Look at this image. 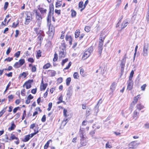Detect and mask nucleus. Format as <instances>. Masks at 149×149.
I'll list each match as a JSON object with an SVG mask.
<instances>
[{
  "label": "nucleus",
  "mask_w": 149,
  "mask_h": 149,
  "mask_svg": "<svg viewBox=\"0 0 149 149\" xmlns=\"http://www.w3.org/2000/svg\"><path fill=\"white\" fill-rule=\"evenodd\" d=\"M129 21L128 19H126L124 20L121 25V29H123L125 28L126 26H127L128 24L129 23Z\"/></svg>",
  "instance_id": "0eeeda50"
},
{
  "label": "nucleus",
  "mask_w": 149,
  "mask_h": 149,
  "mask_svg": "<svg viewBox=\"0 0 149 149\" xmlns=\"http://www.w3.org/2000/svg\"><path fill=\"white\" fill-rule=\"evenodd\" d=\"M71 16L72 17H75L76 15V12L74 10H71Z\"/></svg>",
  "instance_id": "4c0bfd02"
},
{
  "label": "nucleus",
  "mask_w": 149,
  "mask_h": 149,
  "mask_svg": "<svg viewBox=\"0 0 149 149\" xmlns=\"http://www.w3.org/2000/svg\"><path fill=\"white\" fill-rule=\"evenodd\" d=\"M14 139H17V138L13 134H11L10 139V140H13Z\"/></svg>",
  "instance_id": "72a5a7b5"
},
{
  "label": "nucleus",
  "mask_w": 149,
  "mask_h": 149,
  "mask_svg": "<svg viewBox=\"0 0 149 149\" xmlns=\"http://www.w3.org/2000/svg\"><path fill=\"white\" fill-rule=\"evenodd\" d=\"M34 131L35 132L34 133H33L31 134H30L29 135L30 136V138L32 137L34 135H35V134H37L38 132V131H36L35 130H34Z\"/></svg>",
  "instance_id": "37998d69"
},
{
  "label": "nucleus",
  "mask_w": 149,
  "mask_h": 149,
  "mask_svg": "<svg viewBox=\"0 0 149 149\" xmlns=\"http://www.w3.org/2000/svg\"><path fill=\"white\" fill-rule=\"evenodd\" d=\"M84 70L83 69L81 68L80 69V74H81V76H82L84 77L85 75V74L84 73Z\"/></svg>",
  "instance_id": "ea45409f"
},
{
  "label": "nucleus",
  "mask_w": 149,
  "mask_h": 149,
  "mask_svg": "<svg viewBox=\"0 0 149 149\" xmlns=\"http://www.w3.org/2000/svg\"><path fill=\"white\" fill-rule=\"evenodd\" d=\"M30 136L29 135L25 136L23 141L24 142L27 141L30 139Z\"/></svg>",
  "instance_id": "7c9ffc66"
},
{
  "label": "nucleus",
  "mask_w": 149,
  "mask_h": 149,
  "mask_svg": "<svg viewBox=\"0 0 149 149\" xmlns=\"http://www.w3.org/2000/svg\"><path fill=\"white\" fill-rule=\"evenodd\" d=\"M58 100H59L57 102V104H59L61 102H63V96L62 95H61L58 98Z\"/></svg>",
  "instance_id": "c9c22d12"
},
{
  "label": "nucleus",
  "mask_w": 149,
  "mask_h": 149,
  "mask_svg": "<svg viewBox=\"0 0 149 149\" xmlns=\"http://www.w3.org/2000/svg\"><path fill=\"white\" fill-rule=\"evenodd\" d=\"M58 59V54L57 53H55L54 54V57L53 59L54 61L55 62L57 61Z\"/></svg>",
  "instance_id": "58836bf2"
},
{
  "label": "nucleus",
  "mask_w": 149,
  "mask_h": 149,
  "mask_svg": "<svg viewBox=\"0 0 149 149\" xmlns=\"http://www.w3.org/2000/svg\"><path fill=\"white\" fill-rule=\"evenodd\" d=\"M71 81V78L70 77L68 78L66 80V84L67 86H69L70 84Z\"/></svg>",
  "instance_id": "cd10ccee"
},
{
  "label": "nucleus",
  "mask_w": 149,
  "mask_h": 149,
  "mask_svg": "<svg viewBox=\"0 0 149 149\" xmlns=\"http://www.w3.org/2000/svg\"><path fill=\"white\" fill-rule=\"evenodd\" d=\"M56 72L54 70H51L50 72V75L52 77L54 76L56 74Z\"/></svg>",
  "instance_id": "a18cd8bd"
},
{
  "label": "nucleus",
  "mask_w": 149,
  "mask_h": 149,
  "mask_svg": "<svg viewBox=\"0 0 149 149\" xmlns=\"http://www.w3.org/2000/svg\"><path fill=\"white\" fill-rule=\"evenodd\" d=\"M128 85L127 86V89L130 90L132 88L133 82L132 80H128L127 81Z\"/></svg>",
  "instance_id": "6e6552de"
},
{
  "label": "nucleus",
  "mask_w": 149,
  "mask_h": 149,
  "mask_svg": "<svg viewBox=\"0 0 149 149\" xmlns=\"http://www.w3.org/2000/svg\"><path fill=\"white\" fill-rule=\"evenodd\" d=\"M13 60V58H10V57H8L7 58H6L5 60L4 61H7L8 62H10L11 61H12Z\"/></svg>",
  "instance_id": "13d9d810"
},
{
  "label": "nucleus",
  "mask_w": 149,
  "mask_h": 149,
  "mask_svg": "<svg viewBox=\"0 0 149 149\" xmlns=\"http://www.w3.org/2000/svg\"><path fill=\"white\" fill-rule=\"evenodd\" d=\"M140 96V95H139L134 98V100L132 102L131 104V105H133L132 107H133V106H134L135 105V104H136V103H137L138 99L139 98Z\"/></svg>",
  "instance_id": "9b49d317"
},
{
  "label": "nucleus",
  "mask_w": 149,
  "mask_h": 149,
  "mask_svg": "<svg viewBox=\"0 0 149 149\" xmlns=\"http://www.w3.org/2000/svg\"><path fill=\"white\" fill-rule=\"evenodd\" d=\"M146 20L148 22H149V10L148 11L147 13V16L146 17Z\"/></svg>",
  "instance_id": "774afa93"
},
{
  "label": "nucleus",
  "mask_w": 149,
  "mask_h": 149,
  "mask_svg": "<svg viewBox=\"0 0 149 149\" xmlns=\"http://www.w3.org/2000/svg\"><path fill=\"white\" fill-rule=\"evenodd\" d=\"M47 83H46L45 84H43L42 85V88L43 90H45L47 86Z\"/></svg>",
  "instance_id": "4d7b16f0"
},
{
  "label": "nucleus",
  "mask_w": 149,
  "mask_h": 149,
  "mask_svg": "<svg viewBox=\"0 0 149 149\" xmlns=\"http://www.w3.org/2000/svg\"><path fill=\"white\" fill-rule=\"evenodd\" d=\"M52 107V102H50L48 104V107L47 109L48 111H49L51 110V109Z\"/></svg>",
  "instance_id": "49530a36"
},
{
  "label": "nucleus",
  "mask_w": 149,
  "mask_h": 149,
  "mask_svg": "<svg viewBox=\"0 0 149 149\" xmlns=\"http://www.w3.org/2000/svg\"><path fill=\"white\" fill-rule=\"evenodd\" d=\"M33 12L36 13V17L41 16L40 13L38 12L37 10H33Z\"/></svg>",
  "instance_id": "de8ad7c7"
},
{
  "label": "nucleus",
  "mask_w": 149,
  "mask_h": 149,
  "mask_svg": "<svg viewBox=\"0 0 149 149\" xmlns=\"http://www.w3.org/2000/svg\"><path fill=\"white\" fill-rule=\"evenodd\" d=\"M21 66L19 63L18 62H16L13 65V66L15 68H18L20 67Z\"/></svg>",
  "instance_id": "e433bc0d"
},
{
  "label": "nucleus",
  "mask_w": 149,
  "mask_h": 149,
  "mask_svg": "<svg viewBox=\"0 0 149 149\" xmlns=\"http://www.w3.org/2000/svg\"><path fill=\"white\" fill-rule=\"evenodd\" d=\"M38 9L41 14L45 13H46L47 11V10L46 9L40 7V6H39L38 7Z\"/></svg>",
  "instance_id": "f3484780"
},
{
  "label": "nucleus",
  "mask_w": 149,
  "mask_h": 149,
  "mask_svg": "<svg viewBox=\"0 0 149 149\" xmlns=\"http://www.w3.org/2000/svg\"><path fill=\"white\" fill-rule=\"evenodd\" d=\"M50 142H52V140L51 139L48 140L47 141L44 146V148L45 149H47L48 148Z\"/></svg>",
  "instance_id": "b1692460"
},
{
  "label": "nucleus",
  "mask_w": 149,
  "mask_h": 149,
  "mask_svg": "<svg viewBox=\"0 0 149 149\" xmlns=\"http://www.w3.org/2000/svg\"><path fill=\"white\" fill-rule=\"evenodd\" d=\"M107 70V67L106 66H104L102 68V70L101 71V73L102 74L106 72Z\"/></svg>",
  "instance_id": "a878e982"
},
{
  "label": "nucleus",
  "mask_w": 149,
  "mask_h": 149,
  "mask_svg": "<svg viewBox=\"0 0 149 149\" xmlns=\"http://www.w3.org/2000/svg\"><path fill=\"white\" fill-rule=\"evenodd\" d=\"M68 61V58H66L64 60H63V61H62V65L63 66L64 64L67 62Z\"/></svg>",
  "instance_id": "bf43d9fd"
},
{
  "label": "nucleus",
  "mask_w": 149,
  "mask_h": 149,
  "mask_svg": "<svg viewBox=\"0 0 149 149\" xmlns=\"http://www.w3.org/2000/svg\"><path fill=\"white\" fill-rule=\"evenodd\" d=\"M80 147H82L86 146L88 143V141L87 139L85 137L80 138Z\"/></svg>",
  "instance_id": "7ed1b4c3"
},
{
  "label": "nucleus",
  "mask_w": 149,
  "mask_h": 149,
  "mask_svg": "<svg viewBox=\"0 0 149 149\" xmlns=\"http://www.w3.org/2000/svg\"><path fill=\"white\" fill-rule=\"evenodd\" d=\"M93 51V49L92 47H91L88 48L84 53L82 57V58L83 60L87 58L90 56Z\"/></svg>",
  "instance_id": "f03ea898"
},
{
  "label": "nucleus",
  "mask_w": 149,
  "mask_h": 149,
  "mask_svg": "<svg viewBox=\"0 0 149 149\" xmlns=\"http://www.w3.org/2000/svg\"><path fill=\"white\" fill-rule=\"evenodd\" d=\"M32 81V80H30L25 83V84L26 86V89H29L31 87V83Z\"/></svg>",
  "instance_id": "4468645a"
},
{
  "label": "nucleus",
  "mask_w": 149,
  "mask_h": 149,
  "mask_svg": "<svg viewBox=\"0 0 149 149\" xmlns=\"http://www.w3.org/2000/svg\"><path fill=\"white\" fill-rule=\"evenodd\" d=\"M15 127V125L14 123H13L12 124L11 127L8 128V130L9 131L13 130H14Z\"/></svg>",
  "instance_id": "393cba45"
},
{
  "label": "nucleus",
  "mask_w": 149,
  "mask_h": 149,
  "mask_svg": "<svg viewBox=\"0 0 149 149\" xmlns=\"http://www.w3.org/2000/svg\"><path fill=\"white\" fill-rule=\"evenodd\" d=\"M139 116V112H138L136 110H135L134 113L133 117L134 118L137 119Z\"/></svg>",
  "instance_id": "6ab92c4d"
},
{
  "label": "nucleus",
  "mask_w": 149,
  "mask_h": 149,
  "mask_svg": "<svg viewBox=\"0 0 149 149\" xmlns=\"http://www.w3.org/2000/svg\"><path fill=\"white\" fill-rule=\"evenodd\" d=\"M36 22L38 23V27H40L42 19V17L41 16L36 17Z\"/></svg>",
  "instance_id": "9d476101"
},
{
  "label": "nucleus",
  "mask_w": 149,
  "mask_h": 149,
  "mask_svg": "<svg viewBox=\"0 0 149 149\" xmlns=\"http://www.w3.org/2000/svg\"><path fill=\"white\" fill-rule=\"evenodd\" d=\"M105 36L106 35H105L104 32V31H102L100 36L99 41L100 42H103L105 37Z\"/></svg>",
  "instance_id": "1a4fd4ad"
},
{
  "label": "nucleus",
  "mask_w": 149,
  "mask_h": 149,
  "mask_svg": "<svg viewBox=\"0 0 149 149\" xmlns=\"http://www.w3.org/2000/svg\"><path fill=\"white\" fill-rule=\"evenodd\" d=\"M83 2L82 1H80L79 3V7L82 8L84 7Z\"/></svg>",
  "instance_id": "8fccbe9b"
},
{
  "label": "nucleus",
  "mask_w": 149,
  "mask_h": 149,
  "mask_svg": "<svg viewBox=\"0 0 149 149\" xmlns=\"http://www.w3.org/2000/svg\"><path fill=\"white\" fill-rule=\"evenodd\" d=\"M50 66V64L49 63H47L43 66V68L44 69H46L48 68Z\"/></svg>",
  "instance_id": "f704fd0d"
},
{
  "label": "nucleus",
  "mask_w": 149,
  "mask_h": 149,
  "mask_svg": "<svg viewBox=\"0 0 149 149\" xmlns=\"http://www.w3.org/2000/svg\"><path fill=\"white\" fill-rule=\"evenodd\" d=\"M62 0H58L56 4V7L57 8H59L62 5L61 2Z\"/></svg>",
  "instance_id": "aec40b11"
},
{
  "label": "nucleus",
  "mask_w": 149,
  "mask_h": 149,
  "mask_svg": "<svg viewBox=\"0 0 149 149\" xmlns=\"http://www.w3.org/2000/svg\"><path fill=\"white\" fill-rule=\"evenodd\" d=\"M7 21V19L6 18L4 20V22H1V24L5 25V26H6L7 25V24L6 23V22Z\"/></svg>",
  "instance_id": "052dcab7"
},
{
  "label": "nucleus",
  "mask_w": 149,
  "mask_h": 149,
  "mask_svg": "<svg viewBox=\"0 0 149 149\" xmlns=\"http://www.w3.org/2000/svg\"><path fill=\"white\" fill-rule=\"evenodd\" d=\"M146 86V84H144L141 87V90L142 91H144L145 90V88Z\"/></svg>",
  "instance_id": "0e129e2a"
},
{
  "label": "nucleus",
  "mask_w": 149,
  "mask_h": 149,
  "mask_svg": "<svg viewBox=\"0 0 149 149\" xmlns=\"http://www.w3.org/2000/svg\"><path fill=\"white\" fill-rule=\"evenodd\" d=\"M103 42L99 41L98 46V52L99 54H101L102 51L103 49Z\"/></svg>",
  "instance_id": "423d86ee"
},
{
  "label": "nucleus",
  "mask_w": 149,
  "mask_h": 149,
  "mask_svg": "<svg viewBox=\"0 0 149 149\" xmlns=\"http://www.w3.org/2000/svg\"><path fill=\"white\" fill-rule=\"evenodd\" d=\"M72 64V62L70 61V62L68 63V65L64 69V70H65L68 69L70 67Z\"/></svg>",
  "instance_id": "603ef678"
},
{
  "label": "nucleus",
  "mask_w": 149,
  "mask_h": 149,
  "mask_svg": "<svg viewBox=\"0 0 149 149\" xmlns=\"http://www.w3.org/2000/svg\"><path fill=\"white\" fill-rule=\"evenodd\" d=\"M80 31L79 30H77L75 32V37L76 38H78L80 35Z\"/></svg>",
  "instance_id": "c85d7f7f"
},
{
  "label": "nucleus",
  "mask_w": 149,
  "mask_h": 149,
  "mask_svg": "<svg viewBox=\"0 0 149 149\" xmlns=\"http://www.w3.org/2000/svg\"><path fill=\"white\" fill-rule=\"evenodd\" d=\"M65 39L66 41H68L70 45H71L72 43V37L70 35H66Z\"/></svg>",
  "instance_id": "f8f14e48"
},
{
  "label": "nucleus",
  "mask_w": 149,
  "mask_h": 149,
  "mask_svg": "<svg viewBox=\"0 0 149 149\" xmlns=\"http://www.w3.org/2000/svg\"><path fill=\"white\" fill-rule=\"evenodd\" d=\"M136 107L137 109H138L139 110H140L144 108V106L141 104H139L136 105Z\"/></svg>",
  "instance_id": "4be33fe9"
},
{
  "label": "nucleus",
  "mask_w": 149,
  "mask_h": 149,
  "mask_svg": "<svg viewBox=\"0 0 149 149\" xmlns=\"http://www.w3.org/2000/svg\"><path fill=\"white\" fill-rule=\"evenodd\" d=\"M34 31L38 35L39 34H40L42 33V32H43V31H42L40 30H39L38 28H34Z\"/></svg>",
  "instance_id": "2eb2a0df"
},
{
  "label": "nucleus",
  "mask_w": 149,
  "mask_h": 149,
  "mask_svg": "<svg viewBox=\"0 0 149 149\" xmlns=\"http://www.w3.org/2000/svg\"><path fill=\"white\" fill-rule=\"evenodd\" d=\"M84 132L83 129L80 128L79 132V135L80 138L85 137L84 135Z\"/></svg>",
  "instance_id": "ddd939ff"
},
{
  "label": "nucleus",
  "mask_w": 149,
  "mask_h": 149,
  "mask_svg": "<svg viewBox=\"0 0 149 149\" xmlns=\"http://www.w3.org/2000/svg\"><path fill=\"white\" fill-rule=\"evenodd\" d=\"M79 76L78 73L75 72L73 74V77L74 79H78Z\"/></svg>",
  "instance_id": "2f4dec72"
},
{
  "label": "nucleus",
  "mask_w": 149,
  "mask_h": 149,
  "mask_svg": "<svg viewBox=\"0 0 149 149\" xmlns=\"http://www.w3.org/2000/svg\"><path fill=\"white\" fill-rule=\"evenodd\" d=\"M90 27L88 26H86L85 28V30L87 32H89L90 30Z\"/></svg>",
  "instance_id": "c03bdc74"
},
{
  "label": "nucleus",
  "mask_w": 149,
  "mask_h": 149,
  "mask_svg": "<svg viewBox=\"0 0 149 149\" xmlns=\"http://www.w3.org/2000/svg\"><path fill=\"white\" fill-rule=\"evenodd\" d=\"M126 59V54H125L121 61V63L120 64V66H121V71H123L124 70Z\"/></svg>",
  "instance_id": "20e7f679"
},
{
  "label": "nucleus",
  "mask_w": 149,
  "mask_h": 149,
  "mask_svg": "<svg viewBox=\"0 0 149 149\" xmlns=\"http://www.w3.org/2000/svg\"><path fill=\"white\" fill-rule=\"evenodd\" d=\"M19 24V21L18 20L16 22H14L13 23L12 27L14 28H15L16 27H17V25H18Z\"/></svg>",
  "instance_id": "bb28decb"
},
{
  "label": "nucleus",
  "mask_w": 149,
  "mask_h": 149,
  "mask_svg": "<svg viewBox=\"0 0 149 149\" xmlns=\"http://www.w3.org/2000/svg\"><path fill=\"white\" fill-rule=\"evenodd\" d=\"M19 63L21 66L24 63V59H20L19 60Z\"/></svg>",
  "instance_id": "a19ab883"
},
{
  "label": "nucleus",
  "mask_w": 149,
  "mask_h": 149,
  "mask_svg": "<svg viewBox=\"0 0 149 149\" xmlns=\"http://www.w3.org/2000/svg\"><path fill=\"white\" fill-rule=\"evenodd\" d=\"M7 108V107H5L0 112V115L1 116L5 113Z\"/></svg>",
  "instance_id": "c756f323"
},
{
  "label": "nucleus",
  "mask_w": 149,
  "mask_h": 149,
  "mask_svg": "<svg viewBox=\"0 0 149 149\" xmlns=\"http://www.w3.org/2000/svg\"><path fill=\"white\" fill-rule=\"evenodd\" d=\"M41 52L40 50H39L37 53V55L36 57L37 58H39L41 56Z\"/></svg>",
  "instance_id": "79ce46f5"
},
{
  "label": "nucleus",
  "mask_w": 149,
  "mask_h": 149,
  "mask_svg": "<svg viewBox=\"0 0 149 149\" xmlns=\"http://www.w3.org/2000/svg\"><path fill=\"white\" fill-rule=\"evenodd\" d=\"M136 143L134 142H132L129 144V147L130 148H134L136 147Z\"/></svg>",
  "instance_id": "5701e85b"
},
{
  "label": "nucleus",
  "mask_w": 149,
  "mask_h": 149,
  "mask_svg": "<svg viewBox=\"0 0 149 149\" xmlns=\"http://www.w3.org/2000/svg\"><path fill=\"white\" fill-rule=\"evenodd\" d=\"M106 148H111L112 147L111 146L110 144V143L108 142L106 144Z\"/></svg>",
  "instance_id": "864d4df0"
},
{
  "label": "nucleus",
  "mask_w": 149,
  "mask_h": 149,
  "mask_svg": "<svg viewBox=\"0 0 149 149\" xmlns=\"http://www.w3.org/2000/svg\"><path fill=\"white\" fill-rule=\"evenodd\" d=\"M57 81L59 84L61 83L63 81V79L62 77H60L58 79Z\"/></svg>",
  "instance_id": "680f3d73"
},
{
  "label": "nucleus",
  "mask_w": 149,
  "mask_h": 149,
  "mask_svg": "<svg viewBox=\"0 0 149 149\" xmlns=\"http://www.w3.org/2000/svg\"><path fill=\"white\" fill-rule=\"evenodd\" d=\"M102 99H100L99 100L97 104L95 106V108H97V109H98V108L99 107V106H98V104H101L102 103Z\"/></svg>",
  "instance_id": "3c124183"
},
{
  "label": "nucleus",
  "mask_w": 149,
  "mask_h": 149,
  "mask_svg": "<svg viewBox=\"0 0 149 149\" xmlns=\"http://www.w3.org/2000/svg\"><path fill=\"white\" fill-rule=\"evenodd\" d=\"M145 128L146 129L149 128V123H147L144 125Z\"/></svg>",
  "instance_id": "338daca9"
},
{
  "label": "nucleus",
  "mask_w": 149,
  "mask_h": 149,
  "mask_svg": "<svg viewBox=\"0 0 149 149\" xmlns=\"http://www.w3.org/2000/svg\"><path fill=\"white\" fill-rule=\"evenodd\" d=\"M25 21L24 24H28L32 20V16L31 13L30 11H26L25 13Z\"/></svg>",
  "instance_id": "f257e3e1"
},
{
  "label": "nucleus",
  "mask_w": 149,
  "mask_h": 149,
  "mask_svg": "<svg viewBox=\"0 0 149 149\" xmlns=\"http://www.w3.org/2000/svg\"><path fill=\"white\" fill-rule=\"evenodd\" d=\"M20 54V51H18L15 53L14 54V56L16 58H17L19 56Z\"/></svg>",
  "instance_id": "09e8293b"
},
{
  "label": "nucleus",
  "mask_w": 149,
  "mask_h": 149,
  "mask_svg": "<svg viewBox=\"0 0 149 149\" xmlns=\"http://www.w3.org/2000/svg\"><path fill=\"white\" fill-rule=\"evenodd\" d=\"M148 47L144 46L142 53L143 55L144 56H146L148 55Z\"/></svg>",
  "instance_id": "39448f33"
},
{
  "label": "nucleus",
  "mask_w": 149,
  "mask_h": 149,
  "mask_svg": "<svg viewBox=\"0 0 149 149\" xmlns=\"http://www.w3.org/2000/svg\"><path fill=\"white\" fill-rule=\"evenodd\" d=\"M38 35H39L38 36V38L40 41H41L42 40L43 38L45 36L44 33L43 32L42 33Z\"/></svg>",
  "instance_id": "a211bd4d"
},
{
  "label": "nucleus",
  "mask_w": 149,
  "mask_h": 149,
  "mask_svg": "<svg viewBox=\"0 0 149 149\" xmlns=\"http://www.w3.org/2000/svg\"><path fill=\"white\" fill-rule=\"evenodd\" d=\"M21 95L23 96L25 95V90L24 89L22 90L21 92Z\"/></svg>",
  "instance_id": "6e6d98bb"
},
{
  "label": "nucleus",
  "mask_w": 149,
  "mask_h": 149,
  "mask_svg": "<svg viewBox=\"0 0 149 149\" xmlns=\"http://www.w3.org/2000/svg\"><path fill=\"white\" fill-rule=\"evenodd\" d=\"M116 86V83L115 82H113L111 84L110 89L112 92H113L115 89Z\"/></svg>",
  "instance_id": "dca6fc26"
},
{
  "label": "nucleus",
  "mask_w": 149,
  "mask_h": 149,
  "mask_svg": "<svg viewBox=\"0 0 149 149\" xmlns=\"http://www.w3.org/2000/svg\"><path fill=\"white\" fill-rule=\"evenodd\" d=\"M134 74V71L133 70H132L130 74L129 80H132V78L133 77Z\"/></svg>",
  "instance_id": "473e14b6"
},
{
  "label": "nucleus",
  "mask_w": 149,
  "mask_h": 149,
  "mask_svg": "<svg viewBox=\"0 0 149 149\" xmlns=\"http://www.w3.org/2000/svg\"><path fill=\"white\" fill-rule=\"evenodd\" d=\"M65 56V53L63 49H62L61 51H60L59 53V56L60 57H64Z\"/></svg>",
  "instance_id": "412c9836"
},
{
  "label": "nucleus",
  "mask_w": 149,
  "mask_h": 149,
  "mask_svg": "<svg viewBox=\"0 0 149 149\" xmlns=\"http://www.w3.org/2000/svg\"><path fill=\"white\" fill-rule=\"evenodd\" d=\"M4 137L6 139H4V141L6 142H8V137L7 135V134H6L4 136Z\"/></svg>",
  "instance_id": "e2e57ef3"
},
{
  "label": "nucleus",
  "mask_w": 149,
  "mask_h": 149,
  "mask_svg": "<svg viewBox=\"0 0 149 149\" xmlns=\"http://www.w3.org/2000/svg\"><path fill=\"white\" fill-rule=\"evenodd\" d=\"M47 25L48 26H49L51 25V19H47Z\"/></svg>",
  "instance_id": "69168bd1"
},
{
  "label": "nucleus",
  "mask_w": 149,
  "mask_h": 149,
  "mask_svg": "<svg viewBox=\"0 0 149 149\" xmlns=\"http://www.w3.org/2000/svg\"><path fill=\"white\" fill-rule=\"evenodd\" d=\"M36 70V68L35 65L33 66L32 68L31 71L33 72H35Z\"/></svg>",
  "instance_id": "5fc2aeb1"
}]
</instances>
